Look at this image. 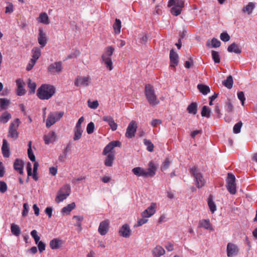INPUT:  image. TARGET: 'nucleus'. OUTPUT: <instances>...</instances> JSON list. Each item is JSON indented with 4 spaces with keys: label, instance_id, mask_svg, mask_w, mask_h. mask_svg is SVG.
<instances>
[{
    "label": "nucleus",
    "instance_id": "nucleus-1",
    "mask_svg": "<svg viewBox=\"0 0 257 257\" xmlns=\"http://www.w3.org/2000/svg\"><path fill=\"white\" fill-rule=\"evenodd\" d=\"M55 93V88L51 85L43 84L37 90V95L41 100H48Z\"/></svg>",
    "mask_w": 257,
    "mask_h": 257
},
{
    "label": "nucleus",
    "instance_id": "nucleus-2",
    "mask_svg": "<svg viewBox=\"0 0 257 257\" xmlns=\"http://www.w3.org/2000/svg\"><path fill=\"white\" fill-rule=\"evenodd\" d=\"M145 94L149 103L152 106H155L160 102L157 98L153 86L150 84H147L145 86Z\"/></svg>",
    "mask_w": 257,
    "mask_h": 257
},
{
    "label": "nucleus",
    "instance_id": "nucleus-3",
    "mask_svg": "<svg viewBox=\"0 0 257 257\" xmlns=\"http://www.w3.org/2000/svg\"><path fill=\"white\" fill-rule=\"evenodd\" d=\"M190 172L194 178L195 185L198 188H201L205 186L206 181L202 174L199 172L197 167L194 166L191 168Z\"/></svg>",
    "mask_w": 257,
    "mask_h": 257
},
{
    "label": "nucleus",
    "instance_id": "nucleus-4",
    "mask_svg": "<svg viewBox=\"0 0 257 257\" xmlns=\"http://www.w3.org/2000/svg\"><path fill=\"white\" fill-rule=\"evenodd\" d=\"M20 119L16 118L12 122L10 125L8 132V137L14 140H16L19 136V133L17 131L19 126Z\"/></svg>",
    "mask_w": 257,
    "mask_h": 257
},
{
    "label": "nucleus",
    "instance_id": "nucleus-5",
    "mask_svg": "<svg viewBox=\"0 0 257 257\" xmlns=\"http://www.w3.org/2000/svg\"><path fill=\"white\" fill-rule=\"evenodd\" d=\"M64 114V113L63 111L50 113L46 119V126L47 127H50L57 121L59 120L61 117H62Z\"/></svg>",
    "mask_w": 257,
    "mask_h": 257
},
{
    "label": "nucleus",
    "instance_id": "nucleus-6",
    "mask_svg": "<svg viewBox=\"0 0 257 257\" xmlns=\"http://www.w3.org/2000/svg\"><path fill=\"white\" fill-rule=\"evenodd\" d=\"M235 178L231 173H228L226 179V188L229 192L231 194H235L236 190Z\"/></svg>",
    "mask_w": 257,
    "mask_h": 257
},
{
    "label": "nucleus",
    "instance_id": "nucleus-7",
    "mask_svg": "<svg viewBox=\"0 0 257 257\" xmlns=\"http://www.w3.org/2000/svg\"><path fill=\"white\" fill-rule=\"evenodd\" d=\"M239 248L237 245L229 242L227 244L226 253L228 257H234L238 255Z\"/></svg>",
    "mask_w": 257,
    "mask_h": 257
},
{
    "label": "nucleus",
    "instance_id": "nucleus-8",
    "mask_svg": "<svg viewBox=\"0 0 257 257\" xmlns=\"http://www.w3.org/2000/svg\"><path fill=\"white\" fill-rule=\"evenodd\" d=\"M137 128L136 122L132 120L128 124L125 133V136L127 138L131 139L135 136Z\"/></svg>",
    "mask_w": 257,
    "mask_h": 257
},
{
    "label": "nucleus",
    "instance_id": "nucleus-9",
    "mask_svg": "<svg viewBox=\"0 0 257 257\" xmlns=\"http://www.w3.org/2000/svg\"><path fill=\"white\" fill-rule=\"evenodd\" d=\"M90 83V78L89 77H78L75 79L74 84L78 86H87Z\"/></svg>",
    "mask_w": 257,
    "mask_h": 257
},
{
    "label": "nucleus",
    "instance_id": "nucleus-10",
    "mask_svg": "<svg viewBox=\"0 0 257 257\" xmlns=\"http://www.w3.org/2000/svg\"><path fill=\"white\" fill-rule=\"evenodd\" d=\"M109 221L108 220H105L99 224L98 231L101 235H105L108 231Z\"/></svg>",
    "mask_w": 257,
    "mask_h": 257
},
{
    "label": "nucleus",
    "instance_id": "nucleus-11",
    "mask_svg": "<svg viewBox=\"0 0 257 257\" xmlns=\"http://www.w3.org/2000/svg\"><path fill=\"white\" fill-rule=\"evenodd\" d=\"M121 144L118 141H112L107 145L104 148L103 154L106 155L107 154L112 153L111 150L115 147H120Z\"/></svg>",
    "mask_w": 257,
    "mask_h": 257
},
{
    "label": "nucleus",
    "instance_id": "nucleus-12",
    "mask_svg": "<svg viewBox=\"0 0 257 257\" xmlns=\"http://www.w3.org/2000/svg\"><path fill=\"white\" fill-rule=\"evenodd\" d=\"M156 204L151 203V205L142 213V216L144 218H148L152 216L156 212Z\"/></svg>",
    "mask_w": 257,
    "mask_h": 257
},
{
    "label": "nucleus",
    "instance_id": "nucleus-13",
    "mask_svg": "<svg viewBox=\"0 0 257 257\" xmlns=\"http://www.w3.org/2000/svg\"><path fill=\"white\" fill-rule=\"evenodd\" d=\"M62 63L60 62H55L50 65L48 67V71L52 74L59 73L62 70Z\"/></svg>",
    "mask_w": 257,
    "mask_h": 257
},
{
    "label": "nucleus",
    "instance_id": "nucleus-14",
    "mask_svg": "<svg viewBox=\"0 0 257 257\" xmlns=\"http://www.w3.org/2000/svg\"><path fill=\"white\" fill-rule=\"evenodd\" d=\"M119 234L123 237H129L132 234V231L129 225L127 224H123L119 230Z\"/></svg>",
    "mask_w": 257,
    "mask_h": 257
},
{
    "label": "nucleus",
    "instance_id": "nucleus-15",
    "mask_svg": "<svg viewBox=\"0 0 257 257\" xmlns=\"http://www.w3.org/2000/svg\"><path fill=\"white\" fill-rule=\"evenodd\" d=\"M38 43L41 45L42 48H43L47 44V38L46 34L44 33L42 29L39 30L38 35Z\"/></svg>",
    "mask_w": 257,
    "mask_h": 257
},
{
    "label": "nucleus",
    "instance_id": "nucleus-16",
    "mask_svg": "<svg viewBox=\"0 0 257 257\" xmlns=\"http://www.w3.org/2000/svg\"><path fill=\"white\" fill-rule=\"evenodd\" d=\"M102 120L106 122L110 126L112 131H115L117 128V124L114 122L113 117L110 115H104L102 117Z\"/></svg>",
    "mask_w": 257,
    "mask_h": 257
},
{
    "label": "nucleus",
    "instance_id": "nucleus-17",
    "mask_svg": "<svg viewBox=\"0 0 257 257\" xmlns=\"http://www.w3.org/2000/svg\"><path fill=\"white\" fill-rule=\"evenodd\" d=\"M178 54L172 49L170 53V66L175 67L178 64Z\"/></svg>",
    "mask_w": 257,
    "mask_h": 257
},
{
    "label": "nucleus",
    "instance_id": "nucleus-18",
    "mask_svg": "<svg viewBox=\"0 0 257 257\" xmlns=\"http://www.w3.org/2000/svg\"><path fill=\"white\" fill-rule=\"evenodd\" d=\"M56 139L57 136L54 132H50L44 136V141L47 145L53 143Z\"/></svg>",
    "mask_w": 257,
    "mask_h": 257
},
{
    "label": "nucleus",
    "instance_id": "nucleus-19",
    "mask_svg": "<svg viewBox=\"0 0 257 257\" xmlns=\"http://www.w3.org/2000/svg\"><path fill=\"white\" fill-rule=\"evenodd\" d=\"M157 167L152 162H150L149 164V168L146 170V173L147 174V177H153L156 174Z\"/></svg>",
    "mask_w": 257,
    "mask_h": 257
},
{
    "label": "nucleus",
    "instance_id": "nucleus-20",
    "mask_svg": "<svg viewBox=\"0 0 257 257\" xmlns=\"http://www.w3.org/2000/svg\"><path fill=\"white\" fill-rule=\"evenodd\" d=\"M17 85L18 86L17 89V95L19 96H22L26 93V90L24 88L25 83L20 79L16 80Z\"/></svg>",
    "mask_w": 257,
    "mask_h": 257
},
{
    "label": "nucleus",
    "instance_id": "nucleus-21",
    "mask_svg": "<svg viewBox=\"0 0 257 257\" xmlns=\"http://www.w3.org/2000/svg\"><path fill=\"white\" fill-rule=\"evenodd\" d=\"M2 151L3 156L5 158L9 157L10 155V147L9 144L7 141L4 139L3 141V145L2 147Z\"/></svg>",
    "mask_w": 257,
    "mask_h": 257
},
{
    "label": "nucleus",
    "instance_id": "nucleus-22",
    "mask_svg": "<svg viewBox=\"0 0 257 257\" xmlns=\"http://www.w3.org/2000/svg\"><path fill=\"white\" fill-rule=\"evenodd\" d=\"M63 243V241L62 240L56 238H53L50 241V247L52 249H56L61 247Z\"/></svg>",
    "mask_w": 257,
    "mask_h": 257
},
{
    "label": "nucleus",
    "instance_id": "nucleus-23",
    "mask_svg": "<svg viewBox=\"0 0 257 257\" xmlns=\"http://www.w3.org/2000/svg\"><path fill=\"white\" fill-rule=\"evenodd\" d=\"M23 167L24 164L23 161L19 159H16L14 164L15 170L20 174H23Z\"/></svg>",
    "mask_w": 257,
    "mask_h": 257
},
{
    "label": "nucleus",
    "instance_id": "nucleus-24",
    "mask_svg": "<svg viewBox=\"0 0 257 257\" xmlns=\"http://www.w3.org/2000/svg\"><path fill=\"white\" fill-rule=\"evenodd\" d=\"M199 227H203L206 229L213 230V228L209 219H202L199 222Z\"/></svg>",
    "mask_w": 257,
    "mask_h": 257
},
{
    "label": "nucleus",
    "instance_id": "nucleus-25",
    "mask_svg": "<svg viewBox=\"0 0 257 257\" xmlns=\"http://www.w3.org/2000/svg\"><path fill=\"white\" fill-rule=\"evenodd\" d=\"M132 172L138 177H147L146 170L141 167H135L132 169Z\"/></svg>",
    "mask_w": 257,
    "mask_h": 257
},
{
    "label": "nucleus",
    "instance_id": "nucleus-26",
    "mask_svg": "<svg viewBox=\"0 0 257 257\" xmlns=\"http://www.w3.org/2000/svg\"><path fill=\"white\" fill-rule=\"evenodd\" d=\"M165 252L164 249L160 245L156 246L152 250L154 257H160Z\"/></svg>",
    "mask_w": 257,
    "mask_h": 257
},
{
    "label": "nucleus",
    "instance_id": "nucleus-27",
    "mask_svg": "<svg viewBox=\"0 0 257 257\" xmlns=\"http://www.w3.org/2000/svg\"><path fill=\"white\" fill-rule=\"evenodd\" d=\"M32 60L36 62V61L39 59L41 54V50L38 47H34L32 50Z\"/></svg>",
    "mask_w": 257,
    "mask_h": 257
},
{
    "label": "nucleus",
    "instance_id": "nucleus-28",
    "mask_svg": "<svg viewBox=\"0 0 257 257\" xmlns=\"http://www.w3.org/2000/svg\"><path fill=\"white\" fill-rule=\"evenodd\" d=\"M168 6L169 7L174 6L183 8L184 7V2L181 0H170Z\"/></svg>",
    "mask_w": 257,
    "mask_h": 257
},
{
    "label": "nucleus",
    "instance_id": "nucleus-29",
    "mask_svg": "<svg viewBox=\"0 0 257 257\" xmlns=\"http://www.w3.org/2000/svg\"><path fill=\"white\" fill-rule=\"evenodd\" d=\"M227 51L229 52H234L236 54H240L241 52V50L238 45L235 43H233L229 45L227 48Z\"/></svg>",
    "mask_w": 257,
    "mask_h": 257
},
{
    "label": "nucleus",
    "instance_id": "nucleus-30",
    "mask_svg": "<svg viewBox=\"0 0 257 257\" xmlns=\"http://www.w3.org/2000/svg\"><path fill=\"white\" fill-rule=\"evenodd\" d=\"M114 160V154L113 153H109L104 161V165L107 167L112 166L113 160Z\"/></svg>",
    "mask_w": 257,
    "mask_h": 257
},
{
    "label": "nucleus",
    "instance_id": "nucleus-31",
    "mask_svg": "<svg viewBox=\"0 0 257 257\" xmlns=\"http://www.w3.org/2000/svg\"><path fill=\"white\" fill-rule=\"evenodd\" d=\"M101 59L102 62L104 63L106 68L109 71L112 70L113 67L111 58H105L104 56H103L101 57Z\"/></svg>",
    "mask_w": 257,
    "mask_h": 257
},
{
    "label": "nucleus",
    "instance_id": "nucleus-32",
    "mask_svg": "<svg viewBox=\"0 0 257 257\" xmlns=\"http://www.w3.org/2000/svg\"><path fill=\"white\" fill-rule=\"evenodd\" d=\"M213 200V196L211 195H209L207 203L209 208L212 213H213L216 210V206Z\"/></svg>",
    "mask_w": 257,
    "mask_h": 257
},
{
    "label": "nucleus",
    "instance_id": "nucleus-33",
    "mask_svg": "<svg viewBox=\"0 0 257 257\" xmlns=\"http://www.w3.org/2000/svg\"><path fill=\"white\" fill-rule=\"evenodd\" d=\"M10 103V101L7 98H0V111L4 110L8 108Z\"/></svg>",
    "mask_w": 257,
    "mask_h": 257
},
{
    "label": "nucleus",
    "instance_id": "nucleus-34",
    "mask_svg": "<svg viewBox=\"0 0 257 257\" xmlns=\"http://www.w3.org/2000/svg\"><path fill=\"white\" fill-rule=\"evenodd\" d=\"M255 8V5L253 3L249 2L245 7L242 9V12L246 13L247 14L250 15Z\"/></svg>",
    "mask_w": 257,
    "mask_h": 257
},
{
    "label": "nucleus",
    "instance_id": "nucleus-35",
    "mask_svg": "<svg viewBox=\"0 0 257 257\" xmlns=\"http://www.w3.org/2000/svg\"><path fill=\"white\" fill-rule=\"evenodd\" d=\"M197 88L203 95L207 94L210 91L208 86L202 84H198L197 85Z\"/></svg>",
    "mask_w": 257,
    "mask_h": 257
},
{
    "label": "nucleus",
    "instance_id": "nucleus-36",
    "mask_svg": "<svg viewBox=\"0 0 257 257\" xmlns=\"http://www.w3.org/2000/svg\"><path fill=\"white\" fill-rule=\"evenodd\" d=\"M38 21L39 22L44 24H49V18L46 13H41L38 18Z\"/></svg>",
    "mask_w": 257,
    "mask_h": 257
},
{
    "label": "nucleus",
    "instance_id": "nucleus-37",
    "mask_svg": "<svg viewBox=\"0 0 257 257\" xmlns=\"http://www.w3.org/2000/svg\"><path fill=\"white\" fill-rule=\"evenodd\" d=\"M187 110L189 113L196 114L197 112V104L196 102H192L187 107Z\"/></svg>",
    "mask_w": 257,
    "mask_h": 257
},
{
    "label": "nucleus",
    "instance_id": "nucleus-38",
    "mask_svg": "<svg viewBox=\"0 0 257 257\" xmlns=\"http://www.w3.org/2000/svg\"><path fill=\"white\" fill-rule=\"evenodd\" d=\"M11 114L8 111H5L0 116V122L6 123L11 118Z\"/></svg>",
    "mask_w": 257,
    "mask_h": 257
},
{
    "label": "nucleus",
    "instance_id": "nucleus-39",
    "mask_svg": "<svg viewBox=\"0 0 257 257\" xmlns=\"http://www.w3.org/2000/svg\"><path fill=\"white\" fill-rule=\"evenodd\" d=\"M74 202H72L64 207L61 210L62 213L69 214V213L75 207Z\"/></svg>",
    "mask_w": 257,
    "mask_h": 257
},
{
    "label": "nucleus",
    "instance_id": "nucleus-40",
    "mask_svg": "<svg viewBox=\"0 0 257 257\" xmlns=\"http://www.w3.org/2000/svg\"><path fill=\"white\" fill-rule=\"evenodd\" d=\"M11 230L12 233L15 236H18L21 234V229L19 226L14 223L11 224Z\"/></svg>",
    "mask_w": 257,
    "mask_h": 257
},
{
    "label": "nucleus",
    "instance_id": "nucleus-41",
    "mask_svg": "<svg viewBox=\"0 0 257 257\" xmlns=\"http://www.w3.org/2000/svg\"><path fill=\"white\" fill-rule=\"evenodd\" d=\"M233 78L231 76H228L226 79L223 81L222 83L226 87L230 89L232 87L233 85Z\"/></svg>",
    "mask_w": 257,
    "mask_h": 257
},
{
    "label": "nucleus",
    "instance_id": "nucleus-42",
    "mask_svg": "<svg viewBox=\"0 0 257 257\" xmlns=\"http://www.w3.org/2000/svg\"><path fill=\"white\" fill-rule=\"evenodd\" d=\"M220 42L217 39L214 38L212 39L211 42L208 41L206 43V46L208 47H210L211 45L212 47L213 48H217L219 47L220 45Z\"/></svg>",
    "mask_w": 257,
    "mask_h": 257
},
{
    "label": "nucleus",
    "instance_id": "nucleus-43",
    "mask_svg": "<svg viewBox=\"0 0 257 257\" xmlns=\"http://www.w3.org/2000/svg\"><path fill=\"white\" fill-rule=\"evenodd\" d=\"M114 51V48L111 46L107 47L101 57L104 56L105 58H111L110 57L112 55Z\"/></svg>",
    "mask_w": 257,
    "mask_h": 257
},
{
    "label": "nucleus",
    "instance_id": "nucleus-44",
    "mask_svg": "<svg viewBox=\"0 0 257 257\" xmlns=\"http://www.w3.org/2000/svg\"><path fill=\"white\" fill-rule=\"evenodd\" d=\"M28 155L30 160L32 162H35V156L32 149V142L30 141L28 143Z\"/></svg>",
    "mask_w": 257,
    "mask_h": 257
},
{
    "label": "nucleus",
    "instance_id": "nucleus-45",
    "mask_svg": "<svg viewBox=\"0 0 257 257\" xmlns=\"http://www.w3.org/2000/svg\"><path fill=\"white\" fill-rule=\"evenodd\" d=\"M114 32L115 34H119L120 32V29L121 27V21L117 19L115 20V23L113 26Z\"/></svg>",
    "mask_w": 257,
    "mask_h": 257
},
{
    "label": "nucleus",
    "instance_id": "nucleus-46",
    "mask_svg": "<svg viewBox=\"0 0 257 257\" xmlns=\"http://www.w3.org/2000/svg\"><path fill=\"white\" fill-rule=\"evenodd\" d=\"M68 196V194H64L62 192L60 193V192L58 191L57 193V195L56 197L55 201L57 203H60L62 201H63L64 200L66 199Z\"/></svg>",
    "mask_w": 257,
    "mask_h": 257
},
{
    "label": "nucleus",
    "instance_id": "nucleus-47",
    "mask_svg": "<svg viewBox=\"0 0 257 257\" xmlns=\"http://www.w3.org/2000/svg\"><path fill=\"white\" fill-rule=\"evenodd\" d=\"M144 144L147 147L148 151L152 152L154 151V146L150 140L145 139L144 140Z\"/></svg>",
    "mask_w": 257,
    "mask_h": 257
},
{
    "label": "nucleus",
    "instance_id": "nucleus-48",
    "mask_svg": "<svg viewBox=\"0 0 257 257\" xmlns=\"http://www.w3.org/2000/svg\"><path fill=\"white\" fill-rule=\"evenodd\" d=\"M83 130L81 128L75 127L74 128V136L73 139L75 141L78 140L80 139L82 136Z\"/></svg>",
    "mask_w": 257,
    "mask_h": 257
},
{
    "label": "nucleus",
    "instance_id": "nucleus-49",
    "mask_svg": "<svg viewBox=\"0 0 257 257\" xmlns=\"http://www.w3.org/2000/svg\"><path fill=\"white\" fill-rule=\"evenodd\" d=\"M211 109L207 106H203L201 110V115L207 118L210 116Z\"/></svg>",
    "mask_w": 257,
    "mask_h": 257
},
{
    "label": "nucleus",
    "instance_id": "nucleus-50",
    "mask_svg": "<svg viewBox=\"0 0 257 257\" xmlns=\"http://www.w3.org/2000/svg\"><path fill=\"white\" fill-rule=\"evenodd\" d=\"M60 193H62L64 194H68V195L69 196L71 192V187L69 184L65 185L63 186L59 190Z\"/></svg>",
    "mask_w": 257,
    "mask_h": 257
},
{
    "label": "nucleus",
    "instance_id": "nucleus-51",
    "mask_svg": "<svg viewBox=\"0 0 257 257\" xmlns=\"http://www.w3.org/2000/svg\"><path fill=\"white\" fill-rule=\"evenodd\" d=\"M73 218L75 219L77 221V222L75 224V226L78 227V231H80L82 230V228L81 227V222L82 221L83 217L80 216L76 215L74 216Z\"/></svg>",
    "mask_w": 257,
    "mask_h": 257
},
{
    "label": "nucleus",
    "instance_id": "nucleus-52",
    "mask_svg": "<svg viewBox=\"0 0 257 257\" xmlns=\"http://www.w3.org/2000/svg\"><path fill=\"white\" fill-rule=\"evenodd\" d=\"M182 9L183 8H179V7L178 8V7L172 6V8H171L170 11H171V14L173 15L177 16L181 14V13L182 11Z\"/></svg>",
    "mask_w": 257,
    "mask_h": 257
},
{
    "label": "nucleus",
    "instance_id": "nucleus-53",
    "mask_svg": "<svg viewBox=\"0 0 257 257\" xmlns=\"http://www.w3.org/2000/svg\"><path fill=\"white\" fill-rule=\"evenodd\" d=\"M211 55L215 63H218L220 62V59L218 52L213 50L211 52Z\"/></svg>",
    "mask_w": 257,
    "mask_h": 257
},
{
    "label": "nucleus",
    "instance_id": "nucleus-54",
    "mask_svg": "<svg viewBox=\"0 0 257 257\" xmlns=\"http://www.w3.org/2000/svg\"><path fill=\"white\" fill-rule=\"evenodd\" d=\"M242 125V123L241 121L236 123L233 126V132L234 134H238L240 132V130Z\"/></svg>",
    "mask_w": 257,
    "mask_h": 257
},
{
    "label": "nucleus",
    "instance_id": "nucleus-55",
    "mask_svg": "<svg viewBox=\"0 0 257 257\" xmlns=\"http://www.w3.org/2000/svg\"><path fill=\"white\" fill-rule=\"evenodd\" d=\"M171 162L168 158H167L165 161L163 163V164L161 166V170L164 172L166 171L169 167Z\"/></svg>",
    "mask_w": 257,
    "mask_h": 257
},
{
    "label": "nucleus",
    "instance_id": "nucleus-56",
    "mask_svg": "<svg viewBox=\"0 0 257 257\" xmlns=\"http://www.w3.org/2000/svg\"><path fill=\"white\" fill-rule=\"evenodd\" d=\"M88 106L89 107L92 109H96L97 108L99 104L97 100L91 101L90 100H88Z\"/></svg>",
    "mask_w": 257,
    "mask_h": 257
},
{
    "label": "nucleus",
    "instance_id": "nucleus-57",
    "mask_svg": "<svg viewBox=\"0 0 257 257\" xmlns=\"http://www.w3.org/2000/svg\"><path fill=\"white\" fill-rule=\"evenodd\" d=\"M28 87L31 89V93H34L35 91V89L36 87V84L35 82H32L30 79L28 80Z\"/></svg>",
    "mask_w": 257,
    "mask_h": 257
},
{
    "label": "nucleus",
    "instance_id": "nucleus-58",
    "mask_svg": "<svg viewBox=\"0 0 257 257\" xmlns=\"http://www.w3.org/2000/svg\"><path fill=\"white\" fill-rule=\"evenodd\" d=\"M29 210V207L27 203L23 204V210L22 213V216L25 217L27 216Z\"/></svg>",
    "mask_w": 257,
    "mask_h": 257
},
{
    "label": "nucleus",
    "instance_id": "nucleus-59",
    "mask_svg": "<svg viewBox=\"0 0 257 257\" xmlns=\"http://www.w3.org/2000/svg\"><path fill=\"white\" fill-rule=\"evenodd\" d=\"M94 130V124L92 122L89 123L87 126L86 131L88 134H91L93 133Z\"/></svg>",
    "mask_w": 257,
    "mask_h": 257
},
{
    "label": "nucleus",
    "instance_id": "nucleus-60",
    "mask_svg": "<svg viewBox=\"0 0 257 257\" xmlns=\"http://www.w3.org/2000/svg\"><path fill=\"white\" fill-rule=\"evenodd\" d=\"M8 187L6 183L4 181H0V192L2 193H4L6 192L7 190Z\"/></svg>",
    "mask_w": 257,
    "mask_h": 257
},
{
    "label": "nucleus",
    "instance_id": "nucleus-61",
    "mask_svg": "<svg viewBox=\"0 0 257 257\" xmlns=\"http://www.w3.org/2000/svg\"><path fill=\"white\" fill-rule=\"evenodd\" d=\"M140 42L143 44H145L148 40L149 36L147 34L140 35Z\"/></svg>",
    "mask_w": 257,
    "mask_h": 257
},
{
    "label": "nucleus",
    "instance_id": "nucleus-62",
    "mask_svg": "<svg viewBox=\"0 0 257 257\" xmlns=\"http://www.w3.org/2000/svg\"><path fill=\"white\" fill-rule=\"evenodd\" d=\"M220 39L224 42H227L230 40L229 35L226 32L222 33L220 34Z\"/></svg>",
    "mask_w": 257,
    "mask_h": 257
},
{
    "label": "nucleus",
    "instance_id": "nucleus-63",
    "mask_svg": "<svg viewBox=\"0 0 257 257\" xmlns=\"http://www.w3.org/2000/svg\"><path fill=\"white\" fill-rule=\"evenodd\" d=\"M237 97L241 102L242 105H244V101L245 100V98L244 97V94L243 92L239 91L237 93Z\"/></svg>",
    "mask_w": 257,
    "mask_h": 257
},
{
    "label": "nucleus",
    "instance_id": "nucleus-64",
    "mask_svg": "<svg viewBox=\"0 0 257 257\" xmlns=\"http://www.w3.org/2000/svg\"><path fill=\"white\" fill-rule=\"evenodd\" d=\"M147 218L143 217L142 218L139 219L138 221L137 224H135L134 225V226L135 227H139V226H142L144 224L146 223L148 220V219H147Z\"/></svg>",
    "mask_w": 257,
    "mask_h": 257
}]
</instances>
